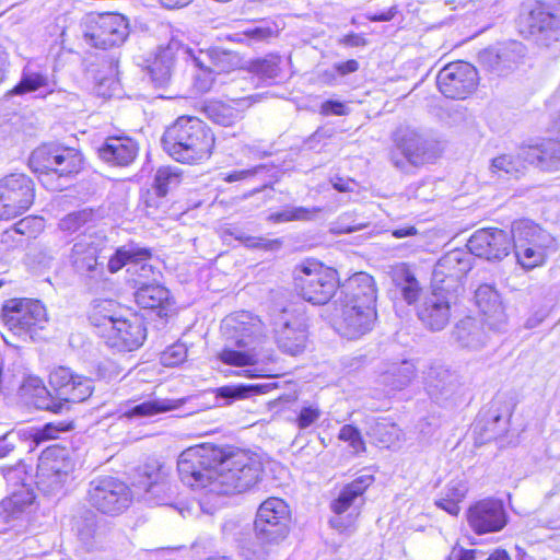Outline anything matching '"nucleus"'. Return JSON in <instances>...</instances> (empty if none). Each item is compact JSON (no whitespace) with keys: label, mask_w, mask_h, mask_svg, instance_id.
Segmentation results:
<instances>
[{"label":"nucleus","mask_w":560,"mask_h":560,"mask_svg":"<svg viewBox=\"0 0 560 560\" xmlns=\"http://www.w3.org/2000/svg\"><path fill=\"white\" fill-rule=\"evenodd\" d=\"M219 458L220 450L205 446L185 450L177 460L182 482L194 489H206L210 493V482L214 480L215 462Z\"/></svg>","instance_id":"obj_9"},{"label":"nucleus","mask_w":560,"mask_h":560,"mask_svg":"<svg viewBox=\"0 0 560 560\" xmlns=\"http://www.w3.org/2000/svg\"><path fill=\"white\" fill-rule=\"evenodd\" d=\"M252 96L232 100L231 103L209 101L203 105L206 117L213 124L231 127L244 117V112L252 105Z\"/></svg>","instance_id":"obj_31"},{"label":"nucleus","mask_w":560,"mask_h":560,"mask_svg":"<svg viewBox=\"0 0 560 560\" xmlns=\"http://www.w3.org/2000/svg\"><path fill=\"white\" fill-rule=\"evenodd\" d=\"M319 211L320 209L318 208L287 207L279 212L269 214L267 220L273 223L308 221L312 220Z\"/></svg>","instance_id":"obj_56"},{"label":"nucleus","mask_w":560,"mask_h":560,"mask_svg":"<svg viewBox=\"0 0 560 560\" xmlns=\"http://www.w3.org/2000/svg\"><path fill=\"white\" fill-rule=\"evenodd\" d=\"M34 500L35 495L30 486H23L12 489L11 494L2 500V505L4 511L14 516L31 505Z\"/></svg>","instance_id":"obj_50"},{"label":"nucleus","mask_w":560,"mask_h":560,"mask_svg":"<svg viewBox=\"0 0 560 560\" xmlns=\"http://www.w3.org/2000/svg\"><path fill=\"white\" fill-rule=\"evenodd\" d=\"M526 147H521L517 151L498 155L491 160L490 171L500 178H520L525 174L526 163H528Z\"/></svg>","instance_id":"obj_35"},{"label":"nucleus","mask_w":560,"mask_h":560,"mask_svg":"<svg viewBox=\"0 0 560 560\" xmlns=\"http://www.w3.org/2000/svg\"><path fill=\"white\" fill-rule=\"evenodd\" d=\"M73 428L72 420L48 422L34 431L32 440L36 445H39L46 441L58 439L62 433L70 432Z\"/></svg>","instance_id":"obj_54"},{"label":"nucleus","mask_w":560,"mask_h":560,"mask_svg":"<svg viewBox=\"0 0 560 560\" xmlns=\"http://www.w3.org/2000/svg\"><path fill=\"white\" fill-rule=\"evenodd\" d=\"M522 24L537 45L549 47L560 39V7L536 2L522 16Z\"/></svg>","instance_id":"obj_14"},{"label":"nucleus","mask_w":560,"mask_h":560,"mask_svg":"<svg viewBox=\"0 0 560 560\" xmlns=\"http://www.w3.org/2000/svg\"><path fill=\"white\" fill-rule=\"evenodd\" d=\"M4 325L14 335L30 337L43 329L48 322L45 306L38 300L12 299L2 307Z\"/></svg>","instance_id":"obj_11"},{"label":"nucleus","mask_w":560,"mask_h":560,"mask_svg":"<svg viewBox=\"0 0 560 560\" xmlns=\"http://www.w3.org/2000/svg\"><path fill=\"white\" fill-rule=\"evenodd\" d=\"M129 35L127 19L117 13H90L81 22V38L97 49L120 46Z\"/></svg>","instance_id":"obj_7"},{"label":"nucleus","mask_w":560,"mask_h":560,"mask_svg":"<svg viewBox=\"0 0 560 560\" xmlns=\"http://www.w3.org/2000/svg\"><path fill=\"white\" fill-rule=\"evenodd\" d=\"M373 480V476L362 475L355 478L352 482L346 485L340 491L338 498L330 504L332 512L337 515L345 513L363 495L365 490L372 485Z\"/></svg>","instance_id":"obj_37"},{"label":"nucleus","mask_w":560,"mask_h":560,"mask_svg":"<svg viewBox=\"0 0 560 560\" xmlns=\"http://www.w3.org/2000/svg\"><path fill=\"white\" fill-rule=\"evenodd\" d=\"M261 464L243 451L223 454L215 462L214 480L210 482V493L231 495L242 493L259 480Z\"/></svg>","instance_id":"obj_4"},{"label":"nucleus","mask_w":560,"mask_h":560,"mask_svg":"<svg viewBox=\"0 0 560 560\" xmlns=\"http://www.w3.org/2000/svg\"><path fill=\"white\" fill-rule=\"evenodd\" d=\"M290 511L287 503L279 498H269L264 501L256 514L255 532L261 539L269 542H279L289 532Z\"/></svg>","instance_id":"obj_15"},{"label":"nucleus","mask_w":560,"mask_h":560,"mask_svg":"<svg viewBox=\"0 0 560 560\" xmlns=\"http://www.w3.org/2000/svg\"><path fill=\"white\" fill-rule=\"evenodd\" d=\"M221 236L225 240L226 236H232L240 241L244 246L254 249H264L268 252H276L282 247V240H269L266 237H256L247 235L243 230L236 226H228L221 230Z\"/></svg>","instance_id":"obj_42"},{"label":"nucleus","mask_w":560,"mask_h":560,"mask_svg":"<svg viewBox=\"0 0 560 560\" xmlns=\"http://www.w3.org/2000/svg\"><path fill=\"white\" fill-rule=\"evenodd\" d=\"M277 542H269L267 539H261L256 533L254 539L243 540L240 545L241 555L245 560H267L272 546Z\"/></svg>","instance_id":"obj_53"},{"label":"nucleus","mask_w":560,"mask_h":560,"mask_svg":"<svg viewBox=\"0 0 560 560\" xmlns=\"http://www.w3.org/2000/svg\"><path fill=\"white\" fill-rule=\"evenodd\" d=\"M459 377L456 372L443 364L433 363L424 372L425 390L436 401L450 398L459 389Z\"/></svg>","instance_id":"obj_29"},{"label":"nucleus","mask_w":560,"mask_h":560,"mask_svg":"<svg viewBox=\"0 0 560 560\" xmlns=\"http://www.w3.org/2000/svg\"><path fill=\"white\" fill-rule=\"evenodd\" d=\"M138 145L129 137H108L98 149V156L106 163L116 166L131 164L137 154Z\"/></svg>","instance_id":"obj_32"},{"label":"nucleus","mask_w":560,"mask_h":560,"mask_svg":"<svg viewBox=\"0 0 560 560\" xmlns=\"http://www.w3.org/2000/svg\"><path fill=\"white\" fill-rule=\"evenodd\" d=\"M456 299L455 294L432 288L418 307V317L429 329L440 331L451 319V305Z\"/></svg>","instance_id":"obj_21"},{"label":"nucleus","mask_w":560,"mask_h":560,"mask_svg":"<svg viewBox=\"0 0 560 560\" xmlns=\"http://www.w3.org/2000/svg\"><path fill=\"white\" fill-rule=\"evenodd\" d=\"M139 284L135 293L137 304L147 310H156L159 317L168 315L171 299L170 291L158 283L145 284L140 280H136Z\"/></svg>","instance_id":"obj_33"},{"label":"nucleus","mask_w":560,"mask_h":560,"mask_svg":"<svg viewBox=\"0 0 560 560\" xmlns=\"http://www.w3.org/2000/svg\"><path fill=\"white\" fill-rule=\"evenodd\" d=\"M191 47L172 38L165 47H159L153 60L148 66L150 78L156 88L170 84L174 72L175 59L182 56L191 60Z\"/></svg>","instance_id":"obj_20"},{"label":"nucleus","mask_w":560,"mask_h":560,"mask_svg":"<svg viewBox=\"0 0 560 560\" xmlns=\"http://www.w3.org/2000/svg\"><path fill=\"white\" fill-rule=\"evenodd\" d=\"M375 302L376 288L373 277L366 272H358L339 285L337 298L332 304L358 305L359 308H366V313L361 315V320L368 324L372 316V307H375Z\"/></svg>","instance_id":"obj_17"},{"label":"nucleus","mask_w":560,"mask_h":560,"mask_svg":"<svg viewBox=\"0 0 560 560\" xmlns=\"http://www.w3.org/2000/svg\"><path fill=\"white\" fill-rule=\"evenodd\" d=\"M368 434L389 447L400 439L401 430L387 418L368 420Z\"/></svg>","instance_id":"obj_43"},{"label":"nucleus","mask_w":560,"mask_h":560,"mask_svg":"<svg viewBox=\"0 0 560 560\" xmlns=\"http://www.w3.org/2000/svg\"><path fill=\"white\" fill-rule=\"evenodd\" d=\"M0 472L3 479L7 481L8 487L21 488L27 486L25 480L27 478L26 465L22 459H19L14 465L1 466Z\"/></svg>","instance_id":"obj_60"},{"label":"nucleus","mask_w":560,"mask_h":560,"mask_svg":"<svg viewBox=\"0 0 560 560\" xmlns=\"http://www.w3.org/2000/svg\"><path fill=\"white\" fill-rule=\"evenodd\" d=\"M74 463L65 447L54 445L40 455L37 465L36 485L43 493H59L70 480Z\"/></svg>","instance_id":"obj_10"},{"label":"nucleus","mask_w":560,"mask_h":560,"mask_svg":"<svg viewBox=\"0 0 560 560\" xmlns=\"http://www.w3.org/2000/svg\"><path fill=\"white\" fill-rule=\"evenodd\" d=\"M88 501L104 514L122 513L131 502L129 488L120 480L110 477H98L89 483Z\"/></svg>","instance_id":"obj_13"},{"label":"nucleus","mask_w":560,"mask_h":560,"mask_svg":"<svg viewBox=\"0 0 560 560\" xmlns=\"http://www.w3.org/2000/svg\"><path fill=\"white\" fill-rule=\"evenodd\" d=\"M280 57L269 55L250 61L248 70L262 80H273L280 74Z\"/></svg>","instance_id":"obj_55"},{"label":"nucleus","mask_w":560,"mask_h":560,"mask_svg":"<svg viewBox=\"0 0 560 560\" xmlns=\"http://www.w3.org/2000/svg\"><path fill=\"white\" fill-rule=\"evenodd\" d=\"M171 466L156 458L148 459L139 470V479L135 483L137 489L168 480Z\"/></svg>","instance_id":"obj_41"},{"label":"nucleus","mask_w":560,"mask_h":560,"mask_svg":"<svg viewBox=\"0 0 560 560\" xmlns=\"http://www.w3.org/2000/svg\"><path fill=\"white\" fill-rule=\"evenodd\" d=\"M338 438L343 442H348L357 453L365 448L360 431L351 424H345L340 429Z\"/></svg>","instance_id":"obj_63"},{"label":"nucleus","mask_w":560,"mask_h":560,"mask_svg":"<svg viewBox=\"0 0 560 560\" xmlns=\"http://www.w3.org/2000/svg\"><path fill=\"white\" fill-rule=\"evenodd\" d=\"M295 287L300 295L314 305H324L337 294L338 273L316 260H306L295 269Z\"/></svg>","instance_id":"obj_6"},{"label":"nucleus","mask_w":560,"mask_h":560,"mask_svg":"<svg viewBox=\"0 0 560 560\" xmlns=\"http://www.w3.org/2000/svg\"><path fill=\"white\" fill-rule=\"evenodd\" d=\"M394 143L389 160L399 171L406 172L409 166L418 167L431 163L436 156L435 143L411 128L398 129Z\"/></svg>","instance_id":"obj_8"},{"label":"nucleus","mask_w":560,"mask_h":560,"mask_svg":"<svg viewBox=\"0 0 560 560\" xmlns=\"http://www.w3.org/2000/svg\"><path fill=\"white\" fill-rule=\"evenodd\" d=\"M162 147L175 161L196 164L208 160L214 147L211 129L194 116L178 117L163 133Z\"/></svg>","instance_id":"obj_2"},{"label":"nucleus","mask_w":560,"mask_h":560,"mask_svg":"<svg viewBox=\"0 0 560 560\" xmlns=\"http://www.w3.org/2000/svg\"><path fill=\"white\" fill-rule=\"evenodd\" d=\"M93 219V212L91 209H82L79 211L71 212L65 215L59 221V229L67 233L79 232L85 224L91 222Z\"/></svg>","instance_id":"obj_58"},{"label":"nucleus","mask_w":560,"mask_h":560,"mask_svg":"<svg viewBox=\"0 0 560 560\" xmlns=\"http://www.w3.org/2000/svg\"><path fill=\"white\" fill-rule=\"evenodd\" d=\"M143 491L144 500L155 505H174L177 491L170 480L139 489Z\"/></svg>","instance_id":"obj_46"},{"label":"nucleus","mask_w":560,"mask_h":560,"mask_svg":"<svg viewBox=\"0 0 560 560\" xmlns=\"http://www.w3.org/2000/svg\"><path fill=\"white\" fill-rule=\"evenodd\" d=\"M267 387V385L262 384L223 386L218 389V397L232 402L236 399L248 398L250 396L265 393Z\"/></svg>","instance_id":"obj_57"},{"label":"nucleus","mask_w":560,"mask_h":560,"mask_svg":"<svg viewBox=\"0 0 560 560\" xmlns=\"http://www.w3.org/2000/svg\"><path fill=\"white\" fill-rule=\"evenodd\" d=\"M82 164L83 159L78 150L60 145L51 173L59 176H69L79 173Z\"/></svg>","instance_id":"obj_44"},{"label":"nucleus","mask_w":560,"mask_h":560,"mask_svg":"<svg viewBox=\"0 0 560 560\" xmlns=\"http://www.w3.org/2000/svg\"><path fill=\"white\" fill-rule=\"evenodd\" d=\"M226 340L218 358L234 366L253 365L258 360L256 346L265 337V327L259 317L248 312L226 316L221 324Z\"/></svg>","instance_id":"obj_3"},{"label":"nucleus","mask_w":560,"mask_h":560,"mask_svg":"<svg viewBox=\"0 0 560 560\" xmlns=\"http://www.w3.org/2000/svg\"><path fill=\"white\" fill-rule=\"evenodd\" d=\"M471 269L469 253L454 249L442 256L432 272V288L457 295L463 279Z\"/></svg>","instance_id":"obj_16"},{"label":"nucleus","mask_w":560,"mask_h":560,"mask_svg":"<svg viewBox=\"0 0 560 560\" xmlns=\"http://www.w3.org/2000/svg\"><path fill=\"white\" fill-rule=\"evenodd\" d=\"M334 305V324L336 330L348 339H358L373 327L376 318L375 307H372V316L368 324L361 320V315L366 313V308H359L358 305L332 304Z\"/></svg>","instance_id":"obj_24"},{"label":"nucleus","mask_w":560,"mask_h":560,"mask_svg":"<svg viewBox=\"0 0 560 560\" xmlns=\"http://www.w3.org/2000/svg\"><path fill=\"white\" fill-rule=\"evenodd\" d=\"M477 70L464 61L451 62L438 73L440 92L448 98H466L477 86Z\"/></svg>","instance_id":"obj_18"},{"label":"nucleus","mask_w":560,"mask_h":560,"mask_svg":"<svg viewBox=\"0 0 560 560\" xmlns=\"http://www.w3.org/2000/svg\"><path fill=\"white\" fill-rule=\"evenodd\" d=\"M187 349L183 343H175L162 352L161 361L166 366L177 365L185 361Z\"/></svg>","instance_id":"obj_64"},{"label":"nucleus","mask_w":560,"mask_h":560,"mask_svg":"<svg viewBox=\"0 0 560 560\" xmlns=\"http://www.w3.org/2000/svg\"><path fill=\"white\" fill-rule=\"evenodd\" d=\"M416 368L412 362L402 361L400 364L393 366L389 375L393 376L392 386L394 388H402L408 385L415 377Z\"/></svg>","instance_id":"obj_62"},{"label":"nucleus","mask_w":560,"mask_h":560,"mask_svg":"<svg viewBox=\"0 0 560 560\" xmlns=\"http://www.w3.org/2000/svg\"><path fill=\"white\" fill-rule=\"evenodd\" d=\"M512 246V237L501 229H480L468 240L469 254L486 260H501Z\"/></svg>","instance_id":"obj_19"},{"label":"nucleus","mask_w":560,"mask_h":560,"mask_svg":"<svg viewBox=\"0 0 560 560\" xmlns=\"http://www.w3.org/2000/svg\"><path fill=\"white\" fill-rule=\"evenodd\" d=\"M150 257V249L136 244H127L116 249L108 259L107 267L114 273L124 266L129 265V272L139 273V277L148 278L153 272L152 266L147 262Z\"/></svg>","instance_id":"obj_26"},{"label":"nucleus","mask_w":560,"mask_h":560,"mask_svg":"<svg viewBox=\"0 0 560 560\" xmlns=\"http://www.w3.org/2000/svg\"><path fill=\"white\" fill-rule=\"evenodd\" d=\"M52 395L38 377H27L22 385L24 395L39 410L63 413L70 410L71 404L86 400L93 393V381L74 374L69 368L57 366L49 374Z\"/></svg>","instance_id":"obj_1"},{"label":"nucleus","mask_w":560,"mask_h":560,"mask_svg":"<svg viewBox=\"0 0 560 560\" xmlns=\"http://www.w3.org/2000/svg\"><path fill=\"white\" fill-rule=\"evenodd\" d=\"M33 180L21 173L0 179V219L9 220L24 213L34 202Z\"/></svg>","instance_id":"obj_12"},{"label":"nucleus","mask_w":560,"mask_h":560,"mask_svg":"<svg viewBox=\"0 0 560 560\" xmlns=\"http://www.w3.org/2000/svg\"><path fill=\"white\" fill-rule=\"evenodd\" d=\"M117 305L112 300L94 301L89 314L91 324L98 329V335L103 338L110 326L116 322Z\"/></svg>","instance_id":"obj_39"},{"label":"nucleus","mask_w":560,"mask_h":560,"mask_svg":"<svg viewBox=\"0 0 560 560\" xmlns=\"http://www.w3.org/2000/svg\"><path fill=\"white\" fill-rule=\"evenodd\" d=\"M183 180V171L177 166H161L156 170L152 188L168 195L176 189Z\"/></svg>","instance_id":"obj_48"},{"label":"nucleus","mask_w":560,"mask_h":560,"mask_svg":"<svg viewBox=\"0 0 560 560\" xmlns=\"http://www.w3.org/2000/svg\"><path fill=\"white\" fill-rule=\"evenodd\" d=\"M395 0H371L366 16L373 22L390 21L396 14Z\"/></svg>","instance_id":"obj_59"},{"label":"nucleus","mask_w":560,"mask_h":560,"mask_svg":"<svg viewBox=\"0 0 560 560\" xmlns=\"http://www.w3.org/2000/svg\"><path fill=\"white\" fill-rule=\"evenodd\" d=\"M525 48L522 43L513 40L500 45V59L498 60L500 69L498 74L503 75L512 70L524 57Z\"/></svg>","instance_id":"obj_51"},{"label":"nucleus","mask_w":560,"mask_h":560,"mask_svg":"<svg viewBox=\"0 0 560 560\" xmlns=\"http://www.w3.org/2000/svg\"><path fill=\"white\" fill-rule=\"evenodd\" d=\"M191 61L194 66H208L218 75L230 73L243 67V58L234 50L222 47H210L208 49H196L191 47Z\"/></svg>","instance_id":"obj_27"},{"label":"nucleus","mask_w":560,"mask_h":560,"mask_svg":"<svg viewBox=\"0 0 560 560\" xmlns=\"http://www.w3.org/2000/svg\"><path fill=\"white\" fill-rule=\"evenodd\" d=\"M528 163L545 172L560 170V141L548 139L537 145L525 148Z\"/></svg>","instance_id":"obj_34"},{"label":"nucleus","mask_w":560,"mask_h":560,"mask_svg":"<svg viewBox=\"0 0 560 560\" xmlns=\"http://www.w3.org/2000/svg\"><path fill=\"white\" fill-rule=\"evenodd\" d=\"M144 211L152 219H160L167 213L170 209V200L167 195L150 188L142 197Z\"/></svg>","instance_id":"obj_52"},{"label":"nucleus","mask_w":560,"mask_h":560,"mask_svg":"<svg viewBox=\"0 0 560 560\" xmlns=\"http://www.w3.org/2000/svg\"><path fill=\"white\" fill-rule=\"evenodd\" d=\"M512 241L517 262L527 270L542 265L549 249L555 250V238L530 220L512 224Z\"/></svg>","instance_id":"obj_5"},{"label":"nucleus","mask_w":560,"mask_h":560,"mask_svg":"<svg viewBox=\"0 0 560 560\" xmlns=\"http://www.w3.org/2000/svg\"><path fill=\"white\" fill-rule=\"evenodd\" d=\"M177 407H179V404L175 400L156 398L131 406L125 410L121 409V417L127 419H139L174 410Z\"/></svg>","instance_id":"obj_40"},{"label":"nucleus","mask_w":560,"mask_h":560,"mask_svg":"<svg viewBox=\"0 0 560 560\" xmlns=\"http://www.w3.org/2000/svg\"><path fill=\"white\" fill-rule=\"evenodd\" d=\"M483 325L482 320L465 317L456 324L453 337L460 347L478 350L486 345L488 338Z\"/></svg>","instance_id":"obj_36"},{"label":"nucleus","mask_w":560,"mask_h":560,"mask_svg":"<svg viewBox=\"0 0 560 560\" xmlns=\"http://www.w3.org/2000/svg\"><path fill=\"white\" fill-rule=\"evenodd\" d=\"M145 338L147 328L138 317H118L103 337L108 347L119 351H133L142 346Z\"/></svg>","instance_id":"obj_23"},{"label":"nucleus","mask_w":560,"mask_h":560,"mask_svg":"<svg viewBox=\"0 0 560 560\" xmlns=\"http://www.w3.org/2000/svg\"><path fill=\"white\" fill-rule=\"evenodd\" d=\"M197 68L194 74L192 88L197 93H207L217 85V73L207 66H195Z\"/></svg>","instance_id":"obj_61"},{"label":"nucleus","mask_w":560,"mask_h":560,"mask_svg":"<svg viewBox=\"0 0 560 560\" xmlns=\"http://www.w3.org/2000/svg\"><path fill=\"white\" fill-rule=\"evenodd\" d=\"M475 300L483 315L482 322L492 330H502L508 317L498 291L490 284H481L475 292Z\"/></svg>","instance_id":"obj_28"},{"label":"nucleus","mask_w":560,"mask_h":560,"mask_svg":"<svg viewBox=\"0 0 560 560\" xmlns=\"http://www.w3.org/2000/svg\"><path fill=\"white\" fill-rule=\"evenodd\" d=\"M288 311L283 310V316L276 329V342L278 348L290 355H299L306 347V326L302 320H290L285 317Z\"/></svg>","instance_id":"obj_30"},{"label":"nucleus","mask_w":560,"mask_h":560,"mask_svg":"<svg viewBox=\"0 0 560 560\" xmlns=\"http://www.w3.org/2000/svg\"><path fill=\"white\" fill-rule=\"evenodd\" d=\"M60 145L43 144L35 149L30 156V166L36 173L50 174Z\"/></svg>","instance_id":"obj_47"},{"label":"nucleus","mask_w":560,"mask_h":560,"mask_svg":"<svg viewBox=\"0 0 560 560\" xmlns=\"http://www.w3.org/2000/svg\"><path fill=\"white\" fill-rule=\"evenodd\" d=\"M394 281L400 289L404 300L408 304H412L417 301L420 292V285L415 276L405 266L398 267L394 272Z\"/></svg>","instance_id":"obj_49"},{"label":"nucleus","mask_w":560,"mask_h":560,"mask_svg":"<svg viewBox=\"0 0 560 560\" xmlns=\"http://www.w3.org/2000/svg\"><path fill=\"white\" fill-rule=\"evenodd\" d=\"M82 164L83 159L78 150L60 145L51 173L59 176H69L79 173Z\"/></svg>","instance_id":"obj_45"},{"label":"nucleus","mask_w":560,"mask_h":560,"mask_svg":"<svg viewBox=\"0 0 560 560\" xmlns=\"http://www.w3.org/2000/svg\"><path fill=\"white\" fill-rule=\"evenodd\" d=\"M467 521L476 534H486L501 530L508 516L501 501L487 499L469 508Z\"/></svg>","instance_id":"obj_22"},{"label":"nucleus","mask_w":560,"mask_h":560,"mask_svg":"<svg viewBox=\"0 0 560 560\" xmlns=\"http://www.w3.org/2000/svg\"><path fill=\"white\" fill-rule=\"evenodd\" d=\"M100 258L97 244L86 240L74 243L69 256L74 270L93 282H98L104 276V262Z\"/></svg>","instance_id":"obj_25"},{"label":"nucleus","mask_w":560,"mask_h":560,"mask_svg":"<svg viewBox=\"0 0 560 560\" xmlns=\"http://www.w3.org/2000/svg\"><path fill=\"white\" fill-rule=\"evenodd\" d=\"M48 88L49 79L47 74L35 71L30 67H24L20 81L5 93V96H22Z\"/></svg>","instance_id":"obj_38"}]
</instances>
